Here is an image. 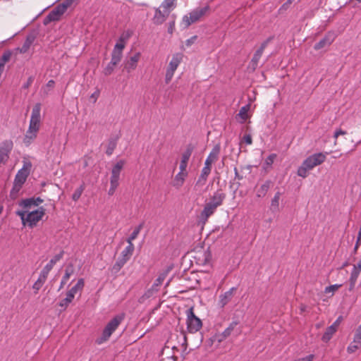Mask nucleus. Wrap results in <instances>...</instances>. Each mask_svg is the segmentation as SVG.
Instances as JSON below:
<instances>
[{
	"label": "nucleus",
	"mask_w": 361,
	"mask_h": 361,
	"mask_svg": "<svg viewBox=\"0 0 361 361\" xmlns=\"http://www.w3.org/2000/svg\"><path fill=\"white\" fill-rule=\"evenodd\" d=\"M32 200H22L18 203L21 209L16 212V215L20 218L23 226L30 228L35 227L45 215L44 207H30V204H34Z\"/></svg>",
	"instance_id": "obj_1"
},
{
	"label": "nucleus",
	"mask_w": 361,
	"mask_h": 361,
	"mask_svg": "<svg viewBox=\"0 0 361 361\" xmlns=\"http://www.w3.org/2000/svg\"><path fill=\"white\" fill-rule=\"evenodd\" d=\"M41 120V104L37 103L32 109L29 126L23 140L26 147H29L37 137L42 125Z\"/></svg>",
	"instance_id": "obj_2"
},
{
	"label": "nucleus",
	"mask_w": 361,
	"mask_h": 361,
	"mask_svg": "<svg viewBox=\"0 0 361 361\" xmlns=\"http://www.w3.org/2000/svg\"><path fill=\"white\" fill-rule=\"evenodd\" d=\"M32 164L30 161H26L23 162L22 169L16 175L13 186L10 192V197L11 199L15 200L18 196V192L29 176Z\"/></svg>",
	"instance_id": "obj_3"
},
{
	"label": "nucleus",
	"mask_w": 361,
	"mask_h": 361,
	"mask_svg": "<svg viewBox=\"0 0 361 361\" xmlns=\"http://www.w3.org/2000/svg\"><path fill=\"white\" fill-rule=\"evenodd\" d=\"M123 319V315H117L114 317L105 326L102 336L96 340L99 345L106 341L111 334L116 331Z\"/></svg>",
	"instance_id": "obj_4"
},
{
	"label": "nucleus",
	"mask_w": 361,
	"mask_h": 361,
	"mask_svg": "<svg viewBox=\"0 0 361 361\" xmlns=\"http://www.w3.org/2000/svg\"><path fill=\"white\" fill-rule=\"evenodd\" d=\"M126 164V161L121 159L116 162L111 170L110 178V188L108 191L109 195H113L119 185V178L121 172Z\"/></svg>",
	"instance_id": "obj_5"
},
{
	"label": "nucleus",
	"mask_w": 361,
	"mask_h": 361,
	"mask_svg": "<svg viewBox=\"0 0 361 361\" xmlns=\"http://www.w3.org/2000/svg\"><path fill=\"white\" fill-rule=\"evenodd\" d=\"M209 9V7L208 6L202 8H197L189 13L188 15L184 16L182 19V24L183 25V27L185 28L188 27L191 24L200 20V19L206 14Z\"/></svg>",
	"instance_id": "obj_6"
},
{
	"label": "nucleus",
	"mask_w": 361,
	"mask_h": 361,
	"mask_svg": "<svg viewBox=\"0 0 361 361\" xmlns=\"http://www.w3.org/2000/svg\"><path fill=\"white\" fill-rule=\"evenodd\" d=\"M74 0H64L53 9L46 17L45 23L59 20L60 17L66 12L73 3Z\"/></svg>",
	"instance_id": "obj_7"
},
{
	"label": "nucleus",
	"mask_w": 361,
	"mask_h": 361,
	"mask_svg": "<svg viewBox=\"0 0 361 361\" xmlns=\"http://www.w3.org/2000/svg\"><path fill=\"white\" fill-rule=\"evenodd\" d=\"M183 54L182 53H176L173 54L166 71L165 82L166 84L171 81L175 71L183 61Z\"/></svg>",
	"instance_id": "obj_8"
},
{
	"label": "nucleus",
	"mask_w": 361,
	"mask_h": 361,
	"mask_svg": "<svg viewBox=\"0 0 361 361\" xmlns=\"http://www.w3.org/2000/svg\"><path fill=\"white\" fill-rule=\"evenodd\" d=\"M202 321L195 315L193 309L187 310V326L190 333H196L202 327Z\"/></svg>",
	"instance_id": "obj_9"
},
{
	"label": "nucleus",
	"mask_w": 361,
	"mask_h": 361,
	"mask_svg": "<svg viewBox=\"0 0 361 361\" xmlns=\"http://www.w3.org/2000/svg\"><path fill=\"white\" fill-rule=\"evenodd\" d=\"M131 36V32L130 31L125 32L122 33L116 43L114 49L111 52V55L114 56L119 57L122 59L123 56V50L124 49L126 43L129 38Z\"/></svg>",
	"instance_id": "obj_10"
},
{
	"label": "nucleus",
	"mask_w": 361,
	"mask_h": 361,
	"mask_svg": "<svg viewBox=\"0 0 361 361\" xmlns=\"http://www.w3.org/2000/svg\"><path fill=\"white\" fill-rule=\"evenodd\" d=\"M326 159V155L322 152L309 156L303 161L304 166L307 169L312 170L315 166L322 164Z\"/></svg>",
	"instance_id": "obj_11"
},
{
	"label": "nucleus",
	"mask_w": 361,
	"mask_h": 361,
	"mask_svg": "<svg viewBox=\"0 0 361 361\" xmlns=\"http://www.w3.org/2000/svg\"><path fill=\"white\" fill-rule=\"evenodd\" d=\"M13 147V142L11 140H4L0 144V164H5L8 161Z\"/></svg>",
	"instance_id": "obj_12"
},
{
	"label": "nucleus",
	"mask_w": 361,
	"mask_h": 361,
	"mask_svg": "<svg viewBox=\"0 0 361 361\" xmlns=\"http://www.w3.org/2000/svg\"><path fill=\"white\" fill-rule=\"evenodd\" d=\"M194 258L197 260V262L200 264L204 265L208 264L212 259V254L209 248H197L195 250Z\"/></svg>",
	"instance_id": "obj_13"
},
{
	"label": "nucleus",
	"mask_w": 361,
	"mask_h": 361,
	"mask_svg": "<svg viewBox=\"0 0 361 361\" xmlns=\"http://www.w3.org/2000/svg\"><path fill=\"white\" fill-rule=\"evenodd\" d=\"M361 347V324L357 328L353 342L348 346L347 351L349 353H355Z\"/></svg>",
	"instance_id": "obj_14"
},
{
	"label": "nucleus",
	"mask_w": 361,
	"mask_h": 361,
	"mask_svg": "<svg viewBox=\"0 0 361 361\" xmlns=\"http://www.w3.org/2000/svg\"><path fill=\"white\" fill-rule=\"evenodd\" d=\"M336 35L333 32H329L326 34L324 38H322L319 42L316 43L314 46L315 50H319L326 47L330 46L332 42L335 40Z\"/></svg>",
	"instance_id": "obj_15"
},
{
	"label": "nucleus",
	"mask_w": 361,
	"mask_h": 361,
	"mask_svg": "<svg viewBox=\"0 0 361 361\" xmlns=\"http://www.w3.org/2000/svg\"><path fill=\"white\" fill-rule=\"evenodd\" d=\"M236 289L237 288L235 287H233L219 295L218 305L221 308H224L227 304H228V302H231Z\"/></svg>",
	"instance_id": "obj_16"
},
{
	"label": "nucleus",
	"mask_w": 361,
	"mask_h": 361,
	"mask_svg": "<svg viewBox=\"0 0 361 361\" xmlns=\"http://www.w3.org/2000/svg\"><path fill=\"white\" fill-rule=\"evenodd\" d=\"M140 59V53L137 52L130 56L125 63V69L128 72H131L137 68V63Z\"/></svg>",
	"instance_id": "obj_17"
},
{
	"label": "nucleus",
	"mask_w": 361,
	"mask_h": 361,
	"mask_svg": "<svg viewBox=\"0 0 361 361\" xmlns=\"http://www.w3.org/2000/svg\"><path fill=\"white\" fill-rule=\"evenodd\" d=\"M238 324V321H233L221 334L216 335L218 342L221 343L223 341H224L226 338L230 336Z\"/></svg>",
	"instance_id": "obj_18"
},
{
	"label": "nucleus",
	"mask_w": 361,
	"mask_h": 361,
	"mask_svg": "<svg viewBox=\"0 0 361 361\" xmlns=\"http://www.w3.org/2000/svg\"><path fill=\"white\" fill-rule=\"evenodd\" d=\"M161 8H158L155 9V13L153 17V23L155 25H161L162 24L169 16V13H166L164 11V9L161 11Z\"/></svg>",
	"instance_id": "obj_19"
},
{
	"label": "nucleus",
	"mask_w": 361,
	"mask_h": 361,
	"mask_svg": "<svg viewBox=\"0 0 361 361\" xmlns=\"http://www.w3.org/2000/svg\"><path fill=\"white\" fill-rule=\"evenodd\" d=\"M210 172L211 169H209V167H203L201 171V174L197 180L195 187L200 188L204 185Z\"/></svg>",
	"instance_id": "obj_20"
},
{
	"label": "nucleus",
	"mask_w": 361,
	"mask_h": 361,
	"mask_svg": "<svg viewBox=\"0 0 361 361\" xmlns=\"http://www.w3.org/2000/svg\"><path fill=\"white\" fill-rule=\"evenodd\" d=\"M225 197L226 195L224 192L220 190H217L214 193L209 203L217 208L222 204Z\"/></svg>",
	"instance_id": "obj_21"
},
{
	"label": "nucleus",
	"mask_w": 361,
	"mask_h": 361,
	"mask_svg": "<svg viewBox=\"0 0 361 361\" xmlns=\"http://www.w3.org/2000/svg\"><path fill=\"white\" fill-rule=\"evenodd\" d=\"M216 209V207L213 206L209 202L206 203L200 214L201 219L203 220L204 221H206L207 219L214 213Z\"/></svg>",
	"instance_id": "obj_22"
},
{
	"label": "nucleus",
	"mask_w": 361,
	"mask_h": 361,
	"mask_svg": "<svg viewBox=\"0 0 361 361\" xmlns=\"http://www.w3.org/2000/svg\"><path fill=\"white\" fill-rule=\"evenodd\" d=\"M267 42H263L261 44L260 47L255 53V54L252 59V61H251L252 65L254 67V68H255V67L257 66L258 62H259V59H261L262 55L264 52V50L265 47H267Z\"/></svg>",
	"instance_id": "obj_23"
},
{
	"label": "nucleus",
	"mask_w": 361,
	"mask_h": 361,
	"mask_svg": "<svg viewBox=\"0 0 361 361\" xmlns=\"http://www.w3.org/2000/svg\"><path fill=\"white\" fill-rule=\"evenodd\" d=\"M250 109V104L245 105L240 108L239 113L236 116V118L239 119L240 123H244L249 118L248 111Z\"/></svg>",
	"instance_id": "obj_24"
},
{
	"label": "nucleus",
	"mask_w": 361,
	"mask_h": 361,
	"mask_svg": "<svg viewBox=\"0 0 361 361\" xmlns=\"http://www.w3.org/2000/svg\"><path fill=\"white\" fill-rule=\"evenodd\" d=\"M176 7V0H164L160 6L166 13H170Z\"/></svg>",
	"instance_id": "obj_25"
},
{
	"label": "nucleus",
	"mask_w": 361,
	"mask_h": 361,
	"mask_svg": "<svg viewBox=\"0 0 361 361\" xmlns=\"http://www.w3.org/2000/svg\"><path fill=\"white\" fill-rule=\"evenodd\" d=\"M188 176V172L179 171L174 178L173 185L176 188L181 187L185 181V178Z\"/></svg>",
	"instance_id": "obj_26"
},
{
	"label": "nucleus",
	"mask_w": 361,
	"mask_h": 361,
	"mask_svg": "<svg viewBox=\"0 0 361 361\" xmlns=\"http://www.w3.org/2000/svg\"><path fill=\"white\" fill-rule=\"evenodd\" d=\"M166 276V275L164 273L159 274V276L157 277V279L154 281V282L152 286V288L148 290V293H149L151 291L152 292L158 291V288L162 284V283L165 280Z\"/></svg>",
	"instance_id": "obj_27"
},
{
	"label": "nucleus",
	"mask_w": 361,
	"mask_h": 361,
	"mask_svg": "<svg viewBox=\"0 0 361 361\" xmlns=\"http://www.w3.org/2000/svg\"><path fill=\"white\" fill-rule=\"evenodd\" d=\"M220 150V146L219 145H215L210 152V153L209 154L207 159H209L212 163H214L219 158Z\"/></svg>",
	"instance_id": "obj_28"
},
{
	"label": "nucleus",
	"mask_w": 361,
	"mask_h": 361,
	"mask_svg": "<svg viewBox=\"0 0 361 361\" xmlns=\"http://www.w3.org/2000/svg\"><path fill=\"white\" fill-rule=\"evenodd\" d=\"M337 329L331 325L329 326L322 337V341L327 343L332 338L333 335L336 332Z\"/></svg>",
	"instance_id": "obj_29"
},
{
	"label": "nucleus",
	"mask_w": 361,
	"mask_h": 361,
	"mask_svg": "<svg viewBox=\"0 0 361 361\" xmlns=\"http://www.w3.org/2000/svg\"><path fill=\"white\" fill-rule=\"evenodd\" d=\"M271 181L270 180H267L264 183H263L260 188L257 190V196L258 197H264L267 194V192H268V190H269L270 187H271Z\"/></svg>",
	"instance_id": "obj_30"
},
{
	"label": "nucleus",
	"mask_w": 361,
	"mask_h": 361,
	"mask_svg": "<svg viewBox=\"0 0 361 361\" xmlns=\"http://www.w3.org/2000/svg\"><path fill=\"white\" fill-rule=\"evenodd\" d=\"M134 250V245L128 244V246L121 252L120 257L126 259L128 261L133 255Z\"/></svg>",
	"instance_id": "obj_31"
},
{
	"label": "nucleus",
	"mask_w": 361,
	"mask_h": 361,
	"mask_svg": "<svg viewBox=\"0 0 361 361\" xmlns=\"http://www.w3.org/2000/svg\"><path fill=\"white\" fill-rule=\"evenodd\" d=\"M85 285L84 279H80L76 284L73 286L68 292L73 295L74 296L77 294L78 292H81L83 289Z\"/></svg>",
	"instance_id": "obj_32"
},
{
	"label": "nucleus",
	"mask_w": 361,
	"mask_h": 361,
	"mask_svg": "<svg viewBox=\"0 0 361 361\" xmlns=\"http://www.w3.org/2000/svg\"><path fill=\"white\" fill-rule=\"evenodd\" d=\"M63 256V251H61L60 253L56 255L54 257H53L50 261L45 265L47 268H49L50 270L52 269L54 266L60 261Z\"/></svg>",
	"instance_id": "obj_33"
},
{
	"label": "nucleus",
	"mask_w": 361,
	"mask_h": 361,
	"mask_svg": "<svg viewBox=\"0 0 361 361\" xmlns=\"http://www.w3.org/2000/svg\"><path fill=\"white\" fill-rule=\"evenodd\" d=\"M142 227H143V224H140L135 228L133 232L130 234V235L126 240L128 244H133V241L137 237V235L140 233Z\"/></svg>",
	"instance_id": "obj_34"
},
{
	"label": "nucleus",
	"mask_w": 361,
	"mask_h": 361,
	"mask_svg": "<svg viewBox=\"0 0 361 361\" xmlns=\"http://www.w3.org/2000/svg\"><path fill=\"white\" fill-rule=\"evenodd\" d=\"M280 196L281 193L277 192L271 200L270 209L274 212L279 210Z\"/></svg>",
	"instance_id": "obj_35"
},
{
	"label": "nucleus",
	"mask_w": 361,
	"mask_h": 361,
	"mask_svg": "<svg viewBox=\"0 0 361 361\" xmlns=\"http://www.w3.org/2000/svg\"><path fill=\"white\" fill-rule=\"evenodd\" d=\"M32 43V39L27 37L26 39V40L24 42L23 46L21 47L18 48L16 49V51L20 54L26 53L28 51V49H30Z\"/></svg>",
	"instance_id": "obj_36"
},
{
	"label": "nucleus",
	"mask_w": 361,
	"mask_h": 361,
	"mask_svg": "<svg viewBox=\"0 0 361 361\" xmlns=\"http://www.w3.org/2000/svg\"><path fill=\"white\" fill-rule=\"evenodd\" d=\"M85 188V184L82 183L80 185L78 188H77L75 192L72 195V200L75 202L78 201L82 193L83 192Z\"/></svg>",
	"instance_id": "obj_37"
},
{
	"label": "nucleus",
	"mask_w": 361,
	"mask_h": 361,
	"mask_svg": "<svg viewBox=\"0 0 361 361\" xmlns=\"http://www.w3.org/2000/svg\"><path fill=\"white\" fill-rule=\"evenodd\" d=\"M361 272V259L357 262V264L353 266L350 276H353V279H357L360 273Z\"/></svg>",
	"instance_id": "obj_38"
},
{
	"label": "nucleus",
	"mask_w": 361,
	"mask_h": 361,
	"mask_svg": "<svg viewBox=\"0 0 361 361\" xmlns=\"http://www.w3.org/2000/svg\"><path fill=\"white\" fill-rule=\"evenodd\" d=\"M116 147V140H110L107 144L106 154L109 156L111 155Z\"/></svg>",
	"instance_id": "obj_39"
},
{
	"label": "nucleus",
	"mask_w": 361,
	"mask_h": 361,
	"mask_svg": "<svg viewBox=\"0 0 361 361\" xmlns=\"http://www.w3.org/2000/svg\"><path fill=\"white\" fill-rule=\"evenodd\" d=\"M342 284H334L327 286L324 289V293L328 294L331 293V295H333L336 291H337L341 287Z\"/></svg>",
	"instance_id": "obj_40"
},
{
	"label": "nucleus",
	"mask_w": 361,
	"mask_h": 361,
	"mask_svg": "<svg viewBox=\"0 0 361 361\" xmlns=\"http://www.w3.org/2000/svg\"><path fill=\"white\" fill-rule=\"evenodd\" d=\"M127 262H128V260L126 259L119 257L118 260L116 262V263L114 265V267H113L114 269H115L116 271H119Z\"/></svg>",
	"instance_id": "obj_41"
},
{
	"label": "nucleus",
	"mask_w": 361,
	"mask_h": 361,
	"mask_svg": "<svg viewBox=\"0 0 361 361\" xmlns=\"http://www.w3.org/2000/svg\"><path fill=\"white\" fill-rule=\"evenodd\" d=\"M309 171L310 170L307 169V168H306L302 163V165L298 168L297 173L302 178H306L308 175Z\"/></svg>",
	"instance_id": "obj_42"
},
{
	"label": "nucleus",
	"mask_w": 361,
	"mask_h": 361,
	"mask_svg": "<svg viewBox=\"0 0 361 361\" xmlns=\"http://www.w3.org/2000/svg\"><path fill=\"white\" fill-rule=\"evenodd\" d=\"M192 152V147H188L187 149L183 152L181 157V161L188 163L190 157Z\"/></svg>",
	"instance_id": "obj_43"
},
{
	"label": "nucleus",
	"mask_w": 361,
	"mask_h": 361,
	"mask_svg": "<svg viewBox=\"0 0 361 361\" xmlns=\"http://www.w3.org/2000/svg\"><path fill=\"white\" fill-rule=\"evenodd\" d=\"M73 274V267L72 266H68L66 270L65 274L62 277V279L63 281H66L68 282V279H70L71 276Z\"/></svg>",
	"instance_id": "obj_44"
},
{
	"label": "nucleus",
	"mask_w": 361,
	"mask_h": 361,
	"mask_svg": "<svg viewBox=\"0 0 361 361\" xmlns=\"http://www.w3.org/2000/svg\"><path fill=\"white\" fill-rule=\"evenodd\" d=\"M115 66L116 65L112 64V63L109 62L103 71L104 74L105 75H111L114 72Z\"/></svg>",
	"instance_id": "obj_45"
},
{
	"label": "nucleus",
	"mask_w": 361,
	"mask_h": 361,
	"mask_svg": "<svg viewBox=\"0 0 361 361\" xmlns=\"http://www.w3.org/2000/svg\"><path fill=\"white\" fill-rule=\"evenodd\" d=\"M276 157V155L275 154H270L269 157H267V159H265V161H264V164L267 165V166H271L274 161V159Z\"/></svg>",
	"instance_id": "obj_46"
},
{
	"label": "nucleus",
	"mask_w": 361,
	"mask_h": 361,
	"mask_svg": "<svg viewBox=\"0 0 361 361\" xmlns=\"http://www.w3.org/2000/svg\"><path fill=\"white\" fill-rule=\"evenodd\" d=\"M314 357L315 356L314 354H310L306 356L299 357V358L295 360V361H313V360L314 359Z\"/></svg>",
	"instance_id": "obj_47"
},
{
	"label": "nucleus",
	"mask_w": 361,
	"mask_h": 361,
	"mask_svg": "<svg viewBox=\"0 0 361 361\" xmlns=\"http://www.w3.org/2000/svg\"><path fill=\"white\" fill-rule=\"evenodd\" d=\"M173 20L169 23L168 25V32L170 34H172L174 28H175V15L172 16Z\"/></svg>",
	"instance_id": "obj_48"
},
{
	"label": "nucleus",
	"mask_w": 361,
	"mask_h": 361,
	"mask_svg": "<svg viewBox=\"0 0 361 361\" xmlns=\"http://www.w3.org/2000/svg\"><path fill=\"white\" fill-rule=\"evenodd\" d=\"M27 200H32L34 201V204H30V207L32 208H36V207H37L39 204H41L43 200L40 198V197H37V198H27Z\"/></svg>",
	"instance_id": "obj_49"
},
{
	"label": "nucleus",
	"mask_w": 361,
	"mask_h": 361,
	"mask_svg": "<svg viewBox=\"0 0 361 361\" xmlns=\"http://www.w3.org/2000/svg\"><path fill=\"white\" fill-rule=\"evenodd\" d=\"M11 51H6L3 54L2 56H1V59L4 61V62H8L10 59H11Z\"/></svg>",
	"instance_id": "obj_50"
},
{
	"label": "nucleus",
	"mask_w": 361,
	"mask_h": 361,
	"mask_svg": "<svg viewBox=\"0 0 361 361\" xmlns=\"http://www.w3.org/2000/svg\"><path fill=\"white\" fill-rule=\"evenodd\" d=\"M11 51H6L3 54L2 56H1V59L4 61V62H8L10 59H11Z\"/></svg>",
	"instance_id": "obj_51"
},
{
	"label": "nucleus",
	"mask_w": 361,
	"mask_h": 361,
	"mask_svg": "<svg viewBox=\"0 0 361 361\" xmlns=\"http://www.w3.org/2000/svg\"><path fill=\"white\" fill-rule=\"evenodd\" d=\"M71 302L69 301L68 299H67L66 298H65L63 300H62L60 302H59V306L63 307V309H66L68 305L71 303Z\"/></svg>",
	"instance_id": "obj_52"
},
{
	"label": "nucleus",
	"mask_w": 361,
	"mask_h": 361,
	"mask_svg": "<svg viewBox=\"0 0 361 361\" xmlns=\"http://www.w3.org/2000/svg\"><path fill=\"white\" fill-rule=\"evenodd\" d=\"M71 302L69 301L68 299H67L66 298H65L63 300H62L60 302H59V306L63 307V309H66L68 305L71 303Z\"/></svg>",
	"instance_id": "obj_53"
},
{
	"label": "nucleus",
	"mask_w": 361,
	"mask_h": 361,
	"mask_svg": "<svg viewBox=\"0 0 361 361\" xmlns=\"http://www.w3.org/2000/svg\"><path fill=\"white\" fill-rule=\"evenodd\" d=\"M347 133L345 130H343L342 129L339 128L337 129L334 135V137L336 140L339 135H345Z\"/></svg>",
	"instance_id": "obj_54"
},
{
	"label": "nucleus",
	"mask_w": 361,
	"mask_h": 361,
	"mask_svg": "<svg viewBox=\"0 0 361 361\" xmlns=\"http://www.w3.org/2000/svg\"><path fill=\"white\" fill-rule=\"evenodd\" d=\"M342 321H343V317L342 316H339L336 319V320L333 323V324H331V326L337 329L338 326L340 325V324L341 323Z\"/></svg>",
	"instance_id": "obj_55"
},
{
	"label": "nucleus",
	"mask_w": 361,
	"mask_h": 361,
	"mask_svg": "<svg viewBox=\"0 0 361 361\" xmlns=\"http://www.w3.org/2000/svg\"><path fill=\"white\" fill-rule=\"evenodd\" d=\"M42 283L38 281L37 280L35 281V283L32 286V288L35 290V292L37 293L43 286Z\"/></svg>",
	"instance_id": "obj_56"
},
{
	"label": "nucleus",
	"mask_w": 361,
	"mask_h": 361,
	"mask_svg": "<svg viewBox=\"0 0 361 361\" xmlns=\"http://www.w3.org/2000/svg\"><path fill=\"white\" fill-rule=\"evenodd\" d=\"M187 166H188V163L180 161V166H179V170H180L179 171L187 172V171H186Z\"/></svg>",
	"instance_id": "obj_57"
},
{
	"label": "nucleus",
	"mask_w": 361,
	"mask_h": 361,
	"mask_svg": "<svg viewBox=\"0 0 361 361\" xmlns=\"http://www.w3.org/2000/svg\"><path fill=\"white\" fill-rule=\"evenodd\" d=\"M243 140L247 145H251L252 142V137L250 135H244Z\"/></svg>",
	"instance_id": "obj_58"
},
{
	"label": "nucleus",
	"mask_w": 361,
	"mask_h": 361,
	"mask_svg": "<svg viewBox=\"0 0 361 361\" xmlns=\"http://www.w3.org/2000/svg\"><path fill=\"white\" fill-rule=\"evenodd\" d=\"M50 271L51 270L49 268H47L46 266H44V267L42 269V270L41 271L39 274L47 277Z\"/></svg>",
	"instance_id": "obj_59"
},
{
	"label": "nucleus",
	"mask_w": 361,
	"mask_h": 361,
	"mask_svg": "<svg viewBox=\"0 0 361 361\" xmlns=\"http://www.w3.org/2000/svg\"><path fill=\"white\" fill-rule=\"evenodd\" d=\"M121 59H120L119 57H117V56H114L111 55V63H112V64H114V65H117L120 61H121Z\"/></svg>",
	"instance_id": "obj_60"
},
{
	"label": "nucleus",
	"mask_w": 361,
	"mask_h": 361,
	"mask_svg": "<svg viewBox=\"0 0 361 361\" xmlns=\"http://www.w3.org/2000/svg\"><path fill=\"white\" fill-rule=\"evenodd\" d=\"M99 96V91L97 90L94 93H92L90 96V98L93 99V102H95Z\"/></svg>",
	"instance_id": "obj_61"
},
{
	"label": "nucleus",
	"mask_w": 361,
	"mask_h": 361,
	"mask_svg": "<svg viewBox=\"0 0 361 361\" xmlns=\"http://www.w3.org/2000/svg\"><path fill=\"white\" fill-rule=\"evenodd\" d=\"M357 279H353V276H350V290H353L354 288L355 283L357 281Z\"/></svg>",
	"instance_id": "obj_62"
},
{
	"label": "nucleus",
	"mask_w": 361,
	"mask_h": 361,
	"mask_svg": "<svg viewBox=\"0 0 361 361\" xmlns=\"http://www.w3.org/2000/svg\"><path fill=\"white\" fill-rule=\"evenodd\" d=\"M196 38H197V37L194 36V37H192L191 38L187 39L186 45L187 46H190L192 43H194V42L196 39Z\"/></svg>",
	"instance_id": "obj_63"
},
{
	"label": "nucleus",
	"mask_w": 361,
	"mask_h": 361,
	"mask_svg": "<svg viewBox=\"0 0 361 361\" xmlns=\"http://www.w3.org/2000/svg\"><path fill=\"white\" fill-rule=\"evenodd\" d=\"M54 81L53 80H50L47 83V87L49 89H52L54 87Z\"/></svg>",
	"instance_id": "obj_64"
}]
</instances>
